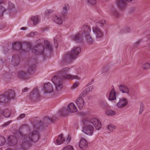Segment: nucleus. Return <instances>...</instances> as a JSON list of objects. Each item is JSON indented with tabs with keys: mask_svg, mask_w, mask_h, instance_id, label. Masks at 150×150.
Returning <instances> with one entry per match:
<instances>
[{
	"mask_svg": "<svg viewBox=\"0 0 150 150\" xmlns=\"http://www.w3.org/2000/svg\"><path fill=\"white\" fill-rule=\"evenodd\" d=\"M120 90L123 93H126L128 94L129 93V90L128 88L124 85H121L119 86Z\"/></svg>",
	"mask_w": 150,
	"mask_h": 150,
	"instance_id": "nucleus-21",
	"label": "nucleus"
},
{
	"mask_svg": "<svg viewBox=\"0 0 150 150\" xmlns=\"http://www.w3.org/2000/svg\"><path fill=\"white\" fill-rule=\"evenodd\" d=\"M7 150H12L10 149H7Z\"/></svg>",
	"mask_w": 150,
	"mask_h": 150,
	"instance_id": "nucleus-64",
	"label": "nucleus"
},
{
	"mask_svg": "<svg viewBox=\"0 0 150 150\" xmlns=\"http://www.w3.org/2000/svg\"><path fill=\"white\" fill-rule=\"evenodd\" d=\"M103 103L105 105H106V102L105 101H102L101 102V106H103V104H102Z\"/></svg>",
	"mask_w": 150,
	"mask_h": 150,
	"instance_id": "nucleus-57",
	"label": "nucleus"
},
{
	"mask_svg": "<svg viewBox=\"0 0 150 150\" xmlns=\"http://www.w3.org/2000/svg\"><path fill=\"white\" fill-rule=\"evenodd\" d=\"M81 52V49L79 47H74L71 52L64 56L63 60L67 62L69 60L75 59Z\"/></svg>",
	"mask_w": 150,
	"mask_h": 150,
	"instance_id": "nucleus-3",
	"label": "nucleus"
},
{
	"mask_svg": "<svg viewBox=\"0 0 150 150\" xmlns=\"http://www.w3.org/2000/svg\"><path fill=\"white\" fill-rule=\"evenodd\" d=\"M5 11L4 8L1 6H0V17L3 16V13Z\"/></svg>",
	"mask_w": 150,
	"mask_h": 150,
	"instance_id": "nucleus-42",
	"label": "nucleus"
},
{
	"mask_svg": "<svg viewBox=\"0 0 150 150\" xmlns=\"http://www.w3.org/2000/svg\"><path fill=\"white\" fill-rule=\"evenodd\" d=\"M53 122V120L52 119L47 117H45L43 119V122L42 123L41 121H40V126H43V127H45V126L47 127L48 125L47 124H50Z\"/></svg>",
	"mask_w": 150,
	"mask_h": 150,
	"instance_id": "nucleus-10",
	"label": "nucleus"
},
{
	"mask_svg": "<svg viewBox=\"0 0 150 150\" xmlns=\"http://www.w3.org/2000/svg\"><path fill=\"white\" fill-rule=\"evenodd\" d=\"M33 51L36 54H44V48L42 44H38L33 49Z\"/></svg>",
	"mask_w": 150,
	"mask_h": 150,
	"instance_id": "nucleus-4",
	"label": "nucleus"
},
{
	"mask_svg": "<svg viewBox=\"0 0 150 150\" xmlns=\"http://www.w3.org/2000/svg\"><path fill=\"white\" fill-rule=\"evenodd\" d=\"M128 104L127 100L125 98L120 99V100L117 103V106L120 108H124Z\"/></svg>",
	"mask_w": 150,
	"mask_h": 150,
	"instance_id": "nucleus-12",
	"label": "nucleus"
},
{
	"mask_svg": "<svg viewBox=\"0 0 150 150\" xmlns=\"http://www.w3.org/2000/svg\"><path fill=\"white\" fill-rule=\"evenodd\" d=\"M6 142L5 138L2 136L0 135V146L4 145Z\"/></svg>",
	"mask_w": 150,
	"mask_h": 150,
	"instance_id": "nucleus-35",
	"label": "nucleus"
},
{
	"mask_svg": "<svg viewBox=\"0 0 150 150\" xmlns=\"http://www.w3.org/2000/svg\"><path fill=\"white\" fill-rule=\"evenodd\" d=\"M140 106L139 110V112L140 114H142L144 110V106L142 103H140Z\"/></svg>",
	"mask_w": 150,
	"mask_h": 150,
	"instance_id": "nucleus-43",
	"label": "nucleus"
},
{
	"mask_svg": "<svg viewBox=\"0 0 150 150\" xmlns=\"http://www.w3.org/2000/svg\"><path fill=\"white\" fill-rule=\"evenodd\" d=\"M142 68L144 69H150V63L146 62L144 63L142 66Z\"/></svg>",
	"mask_w": 150,
	"mask_h": 150,
	"instance_id": "nucleus-33",
	"label": "nucleus"
},
{
	"mask_svg": "<svg viewBox=\"0 0 150 150\" xmlns=\"http://www.w3.org/2000/svg\"><path fill=\"white\" fill-rule=\"evenodd\" d=\"M68 111L71 112H76L77 111L76 107L73 103H71L69 104L67 107Z\"/></svg>",
	"mask_w": 150,
	"mask_h": 150,
	"instance_id": "nucleus-24",
	"label": "nucleus"
},
{
	"mask_svg": "<svg viewBox=\"0 0 150 150\" xmlns=\"http://www.w3.org/2000/svg\"><path fill=\"white\" fill-rule=\"evenodd\" d=\"M90 122L93 124L96 129L98 130L100 129L101 127V123L97 118H91L90 119Z\"/></svg>",
	"mask_w": 150,
	"mask_h": 150,
	"instance_id": "nucleus-7",
	"label": "nucleus"
},
{
	"mask_svg": "<svg viewBox=\"0 0 150 150\" xmlns=\"http://www.w3.org/2000/svg\"><path fill=\"white\" fill-rule=\"evenodd\" d=\"M82 114H83L82 115V116H85L86 115V113H83V112L82 113Z\"/></svg>",
	"mask_w": 150,
	"mask_h": 150,
	"instance_id": "nucleus-60",
	"label": "nucleus"
},
{
	"mask_svg": "<svg viewBox=\"0 0 150 150\" xmlns=\"http://www.w3.org/2000/svg\"><path fill=\"white\" fill-rule=\"evenodd\" d=\"M44 44L45 46H46L47 49L50 51L52 50L53 49L52 47L49 42L47 41H44Z\"/></svg>",
	"mask_w": 150,
	"mask_h": 150,
	"instance_id": "nucleus-31",
	"label": "nucleus"
},
{
	"mask_svg": "<svg viewBox=\"0 0 150 150\" xmlns=\"http://www.w3.org/2000/svg\"><path fill=\"white\" fill-rule=\"evenodd\" d=\"M108 128L110 131L112 132L114 129H115V127L112 125H108Z\"/></svg>",
	"mask_w": 150,
	"mask_h": 150,
	"instance_id": "nucleus-41",
	"label": "nucleus"
},
{
	"mask_svg": "<svg viewBox=\"0 0 150 150\" xmlns=\"http://www.w3.org/2000/svg\"><path fill=\"white\" fill-rule=\"evenodd\" d=\"M66 110V109L65 108L60 109L59 110V113L61 115H63V112L64 111H65Z\"/></svg>",
	"mask_w": 150,
	"mask_h": 150,
	"instance_id": "nucleus-47",
	"label": "nucleus"
},
{
	"mask_svg": "<svg viewBox=\"0 0 150 150\" xmlns=\"http://www.w3.org/2000/svg\"><path fill=\"white\" fill-rule=\"evenodd\" d=\"M65 139L63 137V134H61L59 136L58 139H56L55 144L57 145H59L62 143Z\"/></svg>",
	"mask_w": 150,
	"mask_h": 150,
	"instance_id": "nucleus-26",
	"label": "nucleus"
},
{
	"mask_svg": "<svg viewBox=\"0 0 150 150\" xmlns=\"http://www.w3.org/2000/svg\"><path fill=\"white\" fill-rule=\"evenodd\" d=\"M93 31L97 38L102 37L103 35V32L97 27H93Z\"/></svg>",
	"mask_w": 150,
	"mask_h": 150,
	"instance_id": "nucleus-13",
	"label": "nucleus"
},
{
	"mask_svg": "<svg viewBox=\"0 0 150 150\" xmlns=\"http://www.w3.org/2000/svg\"><path fill=\"white\" fill-rule=\"evenodd\" d=\"M71 136L69 134L68 135V137L67 138V141L69 142L70 140L71 139Z\"/></svg>",
	"mask_w": 150,
	"mask_h": 150,
	"instance_id": "nucleus-56",
	"label": "nucleus"
},
{
	"mask_svg": "<svg viewBox=\"0 0 150 150\" xmlns=\"http://www.w3.org/2000/svg\"><path fill=\"white\" fill-rule=\"evenodd\" d=\"M93 89V87L92 86H90L86 89V90L87 91V92H89L90 91H91Z\"/></svg>",
	"mask_w": 150,
	"mask_h": 150,
	"instance_id": "nucleus-49",
	"label": "nucleus"
},
{
	"mask_svg": "<svg viewBox=\"0 0 150 150\" xmlns=\"http://www.w3.org/2000/svg\"><path fill=\"white\" fill-rule=\"evenodd\" d=\"M4 95L8 100L14 98L15 96V92L11 89L8 90L4 92Z\"/></svg>",
	"mask_w": 150,
	"mask_h": 150,
	"instance_id": "nucleus-8",
	"label": "nucleus"
},
{
	"mask_svg": "<svg viewBox=\"0 0 150 150\" xmlns=\"http://www.w3.org/2000/svg\"><path fill=\"white\" fill-rule=\"evenodd\" d=\"M79 82H75L72 86L73 88H76L79 86Z\"/></svg>",
	"mask_w": 150,
	"mask_h": 150,
	"instance_id": "nucleus-48",
	"label": "nucleus"
},
{
	"mask_svg": "<svg viewBox=\"0 0 150 150\" xmlns=\"http://www.w3.org/2000/svg\"><path fill=\"white\" fill-rule=\"evenodd\" d=\"M96 2V0H87V3L89 4L94 5Z\"/></svg>",
	"mask_w": 150,
	"mask_h": 150,
	"instance_id": "nucleus-44",
	"label": "nucleus"
},
{
	"mask_svg": "<svg viewBox=\"0 0 150 150\" xmlns=\"http://www.w3.org/2000/svg\"><path fill=\"white\" fill-rule=\"evenodd\" d=\"M116 92L113 88L111 90L110 92L108 98L109 100L112 101L115 100L116 99Z\"/></svg>",
	"mask_w": 150,
	"mask_h": 150,
	"instance_id": "nucleus-23",
	"label": "nucleus"
},
{
	"mask_svg": "<svg viewBox=\"0 0 150 150\" xmlns=\"http://www.w3.org/2000/svg\"><path fill=\"white\" fill-rule=\"evenodd\" d=\"M117 4L119 8L122 9L124 8L125 6L126 2L124 0H117Z\"/></svg>",
	"mask_w": 150,
	"mask_h": 150,
	"instance_id": "nucleus-25",
	"label": "nucleus"
},
{
	"mask_svg": "<svg viewBox=\"0 0 150 150\" xmlns=\"http://www.w3.org/2000/svg\"><path fill=\"white\" fill-rule=\"evenodd\" d=\"M40 97L38 89L36 88L33 91L30 95V98L33 100H38Z\"/></svg>",
	"mask_w": 150,
	"mask_h": 150,
	"instance_id": "nucleus-6",
	"label": "nucleus"
},
{
	"mask_svg": "<svg viewBox=\"0 0 150 150\" xmlns=\"http://www.w3.org/2000/svg\"><path fill=\"white\" fill-rule=\"evenodd\" d=\"M126 1L128 2H130L132 1L133 0H126Z\"/></svg>",
	"mask_w": 150,
	"mask_h": 150,
	"instance_id": "nucleus-62",
	"label": "nucleus"
},
{
	"mask_svg": "<svg viewBox=\"0 0 150 150\" xmlns=\"http://www.w3.org/2000/svg\"><path fill=\"white\" fill-rule=\"evenodd\" d=\"M82 31V34L83 35L90 34L91 30L90 28L86 25H83L81 28Z\"/></svg>",
	"mask_w": 150,
	"mask_h": 150,
	"instance_id": "nucleus-17",
	"label": "nucleus"
},
{
	"mask_svg": "<svg viewBox=\"0 0 150 150\" xmlns=\"http://www.w3.org/2000/svg\"><path fill=\"white\" fill-rule=\"evenodd\" d=\"M62 150H74V149L72 146L68 145L63 148Z\"/></svg>",
	"mask_w": 150,
	"mask_h": 150,
	"instance_id": "nucleus-38",
	"label": "nucleus"
},
{
	"mask_svg": "<svg viewBox=\"0 0 150 150\" xmlns=\"http://www.w3.org/2000/svg\"><path fill=\"white\" fill-rule=\"evenodd\" d=\"M28 90V88H25L23 89L22 90V91L23 92H25L27 91Z\"/></svg>",
	"mask_w": 150,
	"mask_h": 150,
	"instance_id": "nucleus-54",
	"label": "nucleus"
},
{
	"mask_svg": "<svg viewBox=\"0 0 150 150\" xmlns=\"http://www.w3.org/2000/svg\"><path fill=\"white\" fill-rule=\"evenodd\" d=\"M54 11L52 10H47L45 11V15L46 16L48 15L49 14L51 13Z\"/></svg>",
	"mask_w": 150,
	"mask_h": 150,
	"instance_id": "nucleus-46",
	"label": "nucleus"
},
{
	"mask_svg": "<svg viewBox=\"0 0 150 150\" xmlns=\"http://www.w3.org/2000/svg\"><path fill=\"white\" fill-rule=\"evenodd\" d=\"M12 49L15 50L23 51L22 49V44L20 42H15L13 44Z\"/></svg>",
	"mask_w": 150,
	"mask_h": 150,
	"instance_id": "nucleus-19",
	"label": "nucleus"
},
{
	"mask_svg": "<svg viewBox=\"0 0 150 150\" xmlns=\"http://www.w3.org/2000/svg\"><path fill=\"white\" fill-rule=\"evenodd\" d=\"M71 39L72 40L77 42H81L82 39L81 34L79 33H77L75 35L71 36Z\"/></svg>",
	"mask_w": 150,
	"mask_h": 150,
	"instance_id": "nucleus-14",
	"label": "nucleus"
},
{
	"mask_svg": "<svg viewBox=\"0 0 150 150\" xmlns=\"http://www.w3.org/2000/svg\"><path fill=\"white\" fill-rule=\"evenodd\" d=\"M39 132L37 131L30 132L28 135H22V142L16 150H26L32 145L33 142H37L40 137Z\"/></svg>",
	"mask_w": 150,
	"mask_h": 150,
	"instance_id": "nucleus-2",
	"label": "nucleus"
},
{
	"mask_svg": "<svg viewBox=\"0 0 150 150\" xmlns=\"http://www.w3.org/2000/svg\"><path fill=\"white\" fill-rule=\"evenodd\" d=\"M31 20L33 21L34 25H36L39 22L38 17L37 16L32 17L31 18Z\"/></svg>",
	"mask_w": 150,
	"mask_h": 150,
	"instance_id": "nucleus-30",
	"label": "nucleus"
},
{
	"mask_svg": "<svg viewBox=\"0 0 150 150\" xmlns=\"http://www.w3.org/2000/svg\"><path fill=\"white\" fill-rule=\"evenodd\" d=\"M18 77L22 79L25 80L28 79V75L26 71H20L18 72Z\"/></svg>",
	"mask_w": 150,
	"mask_h": 150,
	"instance_id": "nucleus-20",
	"label": "nucleus"
},
{
	"mask_svg": "<svg viewBox=\"0 0 150 150\" xmlns=\"http://www.w3.org/2000/svg\"><path fill=\"white\" fill-rule=\"evenodd\" d=\"M54 21L58 24H62V21L60 17H59L56 16H54L53 18Z\"/></svg>",
	"mask_w": 150,
	"mask_h": 150,
	"instance_id": "nucleus-29",
	"label": "nucleus"
},
{
	"mask_svg": "<svg viewBox=\"0 0 150 150\" xmlns=\"http://www.w3.org/2000/svg\"><path fill=\"white\" fill-rule=\"evenodd\" d=\"M36 33L35 32H32L30 33L29 34V36H31V37H33V36L34 35H35L36 34Z\"/></svg>",
	"mask_w": 150,
	"mask_h": 150,
	"instance_id": "nucleus-52",
	"label": "nucleus"
},
{
	"mask_svg": "<svg viewBox=\"0 0 150 150\" xmlns=\"http://www.w3.org/2000/svg\"><path fill=\"white\" fill-rule=\"evenodd\" d=\"M11 122V121H9L5 122L4 125V126H7Z\"/></svg>",
	"mask_w": 150,
	"mask_h": 150,
	"instance_id": "nucleus-51",
	"label": "nucleus"
},
{
	"mask_svg": "<svg viewBox=\"0 0 150 150\" xmlns=\"http://www.w3.org/2000/svg\"><path fill=\"white\" fill-rule=\"evenodd\" d=\"M111 14L112 15L116 17H118L119 16V14L117 11L115 9H113L112 11V12L111 13Z\"/></svg>",
	"mask_w": 150,
	"mask_h": 150,
	"instance_id": "nucleus-37",
	"label": "nucleus"
},
{
	"mask_svg": "<svg viewBox=\"0 0 150 150\" xmlns=\"http://www.w3.org/2000/svg\"><path fill=\"white\" fill-rule=\"evenodd\" d=\"M85 37L86 42L89 44H92L93 41L92 38L90 36V34L84 35Z\"/></svg>",
	"mask_w": 150,
	"mask_h": 150,
	"instance_id": "nucleus-28",
	"label": "nucleus"
},
{
	"mask_svg": "<svg viewBox=\"0 0 150 150\" xmlns=\"http://www.w3.org/2000/svg\"><path fill=\"white\" fill-rule=\"evenodd\" d=\"M54 47L56 48L58 47L57 43V42L55 41V39H54Z\"/></svg>",
	"mask_w": 150,
	"mask_h": 150,
	"instance_id": "nucleus-53",
	"label": "nucleus"
},
{
	"mask_svg": "<svg viewBox=\"0 0 150 150\" xmlns=\"http://www.w3.org/2000/svg\"><path fill=\"white\" fill-rule=\"evenodd\" d=\"M69 8L68 5H65L63 7V11L62 14V16H63L67 13L68 9Z\"/></svg>",
	"mask_w": 150,
	"mask_h": 150,
	"instance_id": "nucleus-34",
	"label": "nucleus"
},
{
	"mask_svg": "<svg viewBox=\"0 0 150 150\" xmlns=\"http://www.w3.org/2000/svg\"><path fill=\"white\" fill-rule=\"evenodd\" d=\"M26 29L24 27H23L21 28V29L22 30H24Z\"/></svg>",
	"mask_w": 150,
	"mask_h": 150,
	"instance_id": "nucleus-59",
	"label": "nucleus"
},
{
	"mask_svg": "<svg viewBox=\"0 0 150 150\" xmlns=\"http://www.w3.org/2000/svg\"><path fill=\"white\" fill-rule=\"evenodd\" d=\"M45 93H50L53 91V86L50 83H47L44 84L43 88Z\"/></svg>",
	"mask_w": 150,
	"mask_h": 150,
	"instance_id": "nucleus-9",
	"label": "nucleus"
},
{
	"mask_svg": "<svg viewBox=\"0 0 150 150\" xmlns=\"http://www.w3.org/2000/svg\"><path fill=\"white\" fill-rule=\"evenodd\" d=\"M70 69L64 67L56 72V75L52 79V81L55 86L56 90L57 92L62 90L63 87L62 81L66 79L73 80L79 79L77 76L68 74Z\"/></svg>",
	"mask_w": 150,
	"mask_h": 150,
	"instance_id": "nucleus-1",
	"label": "nucleus"
},
{
	"mask_svg": "<svg viewBox=\"0 0 150 150\" xmlns=\"http://www.w3.org/2000/svg\"><path fill=\"white\" fill-rule=\"evenodd\" d=\"M94 82V79H92V81H91V83H93Z\"/></svg>",
	"mask_w": 150,
	"mask_h": 150,
	"instance_id": "nucleus-61",
	"label": "nucleus"
},
{
	"mask_svg": "<svg viewBox=\"0 0 150 150\" xmlns=\"http://www.w3.org/2000/svg\"><path fill=\"white\" fill-rule=\"evenodd\" d=\"M8 100L6 98V96L4 95H4H0V102L5 103L8 101Z\"/></svg>",
	"mask_w": 150,
	"mask_h": 150,
	"instance_id": "nucleus-32",
	"label": "nucleus"
},
{
	"mask_svg": "<svg viewBox=\"0 0 150 150\" xmlns=\"http://www.w3.org/2000/svg\"><path fill=\"white\" fill-rule=\"evenodd\" d=\"M36 70V65L32 64L28 66L27 71L29 74H32L35 72Z\"/></svg>",
	"mask_w": 150,
	"mask_h": 150,
	"instance_id": "nucleus-22",
	"label": "nucleus"
},
{
	"mask_svg": "<svg viewBox=\"0 0 150 150\" xmlns=\"http://www.w3.org/2000/svg\"><path fill=\"white\" fill-rule=\"evenodd\" d=\"M20 59L18 55H14L12 57L11 61V63L14 66H17L19 64Z\"/></svg>",
	"mask_w": 150,
	"mask_h": 150,
	"instance_id": "nucleus-16",
	"label": "nucleus"
},
{
	"mask_svg": "<svg viewBox=\"0 0 150 150\" xmlns=\"http://www.w3.org/2000/svg\"><path fill=\"white\" fill-rule=\"evenodd\" d=\"M105 21L103 20L101 21H99L97 22L96 23V24L97 26L102 27L105 24Z\"/></svg>",
	"mask_w": 150,
	"mask_h": 150,
	"instance_id": "nucleus-36",
	"label": "nucleus"
},
{
	"mask_svg": "<svg viewBox=\"0 0 150 150\" xmlns=\"http://www.w3.org/2000/svg\"><path fill=\"white\" fill-rule=\"evenodd\" d=\"M2 114L4 117L7 118L9 117L11 114V112L9 110L6 109L3 110Z\"/></svg>",
	"mask_w": 150,
	"mask_h": 150,
	"instance_id": "nucleus-27",
	"label": "nucleus"
},
{
	"mask_svg": "<svg viewBox=\"0 0 150 150\" xmlns=\"http://www.w3.org/2000/svg\"><path fill=\"white\" fill-rule=\"evenodd\" d=\"M79 146L81 149L85 150L88 147L87 142L84 139L82 138L79 142Z\"/></svg>",
	"mask_w": 150,
	"mask_h": 150,
	"instance_id": "nucleus-15",
	"label": "nucleus"
},
{
	"mask_svg": "<svg viewBox=\"0 0 150 150\" xmlns=\"http://www.w3.org/2000/svg\"><path fill=\"white\" fill-rule=\"evenodd\" d=\"M88 93V92H87V91L85 89L81 93L80 96H82L84 97L86 96Z\"/></svg>",
	"mask_w": 150,
	"mask_h": 150,
	"instance_id": "nucleus-45",
	"label": "nucleus"
},
{
	"mask_svg": "<svg viewBox=\"0 0 150 150\" xmlns=\"http://www.w3.org/2000/svg\"><path fill=\"white\" fill-rule=\"evenodd\" d=\"M141 41V40H139L135 43L133 46V48H136L138 47H139L138 45L140 44Z\"/></svg>",
	"mask_w": 150,
	"mask_h": 150,
	"instance_id": "nucleus-40",
	"label": "nucleus"
},
{
	"mask_svg": "<svg viewBox=\"0 0 150 150\" xmlns=\"http://www.w3.org/2000/svg\"><path fill=\"white\" fill-rule=\"evenodd\" d=\"M125 32L126 33H128L130 31V29L129 28H126L125 30Z\"/></svg>",
	"mask_w": 150,
	"mask_h": 150,
	"instance_id": "nucleus-55",
	"label": "nucleus"
},
{
	"mask_svg": "<svg viewBox=\"0 0 150 150\" xmlns=\"http://www.w3.org/2000/svg\"><path fill=\"white\" fill-rule=\"evenodd\" d=\"M25 115L24 113H23L21 114L20 116L18 117V119H20L21 118H23L25 117Z\"/></svg>",
	"mask_w": 150,
	"mask_h": 150,
	"instance_id": "nucleus-50",
	"label": "nucleus"
},
{
	"mask_svg": "<svg viewBox=\"0 0 150 150\" xmlns=\"http://www.w3.org/2000/svg\"><path fill=\"white\" fill-rule=\"evenodd\" d=\"M92 84L91 83H89L86 85V86H88Z\"/></svg>",
	"mask_w": 150,
	"mask_h": 150,
	"instance_id": "nucleus-58",
	"label": "nucleus"
},
{
	"mask_svg": "<svg viewBox=\"0 0 150 150\" xmlns=\"http://www.w3.org/2000/svg\"><path fill=\"white\" fill-rule=\"evenodd\" d=\"M94 128L93 126L90 125H87L85 126L83 129V131L86 134L92 135L94 132Z\"/></svg>",
	"mask_w": 150,
	"mask_h": 150,
	"instance_id": "nucleus-5",
	"label": "nucleus"
},
{
	"mask_svg": "<svg viewBox=\"0 0 150 150\" xmlns=\"http://www.w3.org/2000/svg\"><path fill=\"white\" fill-rule=\"evenodd\" d=\"M106 114L109 116H112L115 114V112L113 110H108L106 112Z\"/></svg>",
	"mask_w": 150,
	"mask_h": 150,
	"instance_id": "nucleus-39",
	"label": "nucleus"
},
{
	"mask_svg": "<svg viewBox=\"0 0 150 150\" xmlns=\"http://www.w3.org/2000/svg\"><path fill=\"white\" fill-rule=\"evenodd\" d=\"M8 144L10 146L15 145L17 143V139L14 136L12 135L9 136L8 138Z\"/></svg>",
	"mask_w": 150,
	"mask_h": 150,
	"instance_id": "nucleus-11",
	"label": "nucleus"
},
{
	"mask_svg": "<svg viewBox=\"0 0 150 150\" xmlns=\"http://www.w3.org/2000/svg\"><path fill=\"white\" fill-rule=\"evenodd\" d=\"M29 47H30V48L31 49H31V46L30 45H29Z\"/></svg>",
	"mask_w": 150,
	"mask_h": 150,
	"instance_id": "nucleus-63",
	"label": "nucleus"
},
{
	"mask_svg": "<svg viewBox=\"0 0 150 150\" xmlns=\"http://www.w3.org/2000/svg\"><path fill=\"white\" fill-rule=\"evenodd\" d=\"M76 103L78 108L80 110L81 109L84 104V101L83 98L81 97L79 98L76 101Z\"/></svg>",
	"mask_w": 150,
	"mask_h": 150,
	"instance_id": "nucleus-18",
	"label": "nucleus"
}]
</instances>
